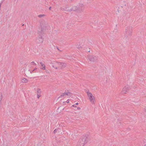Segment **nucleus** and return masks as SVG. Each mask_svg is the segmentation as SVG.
<instances>
[{"label":"nucleus","instance_id":"obj_18","mask_svg":"<svg viewBox=\"0 0 146 146\" xmlns=\"http://www.w3.org/2000/svg\"><path fill=\"white\" fill-rule=\"evenodd\" d=\"M145 110V111L146 112V109Z\"/></svg>","mask_w":146,"mask_h":146},{"label":"nucleus","instance_id":"obj_10","mask_svg":"<svg viewBox=\"0 0 146 146\" xmlns=\"http://www.w3.org/2000/svg\"><path fill=\"white\" fill-rule=\"evenodd\" d=\"M2 98V94L0 93V102H1V100Z\"/></svg>","mask_w":146,"mask_h":146},{"label":"nucleus","instance_id":"obj_16","mask_svg":"<svg viewBox=\"0 0 146 146\" xmlns=\"http://www.w3.org/2000/svg\"><path fill=\"white\" fill-rule=\"evenodd\" d=\"M77 109L78 110H80V107H78Z\"/></svg>","mask_w":146,"mask_h":146},{"label":"nucleus","instance_id":"obj_13","mask_svg":"<svg viewBox=\"0 0 146 146\" xmlns=\"http://www.w3.org/2000/svg\"><path fill=\"white\" fill-rule=\"evenodd\" d=\"M35 90L37 91H38L40 90V89H39V88H38V89H37V90Z\"/></svg>","mask_w":146,"mask_h":146},{"label":"nucleus","instance_id":"obj_11","mask_svg":"<svg viewBox=\"0 0 146 146\" xmlns=\"http://www.w3.org/2000/svg\"><path fill=\"white\" fill-rule=\"evenodd\" d=\"M45 15H39L38 16V17H44L45 16Z\"/></svg>","mask_w":146,"mask_h":146},{"label":"nucleus","instance_id":"obj_1","mask_svg":"<svg viewBox=\"0 0 146 146\" xmlns=\"http://www.w3.org/2000/svg\"><path fill=\"white\" fill-rule=\"evenodd\" d=\"M64 63L54 62L53 63V67L56 69H61L66 66Z\"/></svg>","mask_w":146,"mask_h":146},{"label":"nucleus","instance_id":"obj_4","mask_svg":"<svg viewBox=\"0 0 146 146\" xmlns=\"http://www.w3.org/2000/svg\"><path fill=\"white\" fill-rule=\"evenodd\" d=\"M71 94L70 92H65L64 93H62V95L60 96L58 98H62L63 97H69L71 96Z\"/></svg>","mask_w":146,"mask_h":146},{"label":"nucleus","instance_id":"obj_3","mask_svg":"<svg viewBox=\"0 0 146 146\" xmlns=\"http://www.w3.org/2000/svg\"><path fill=\"white\" fill-rule=\"evenodd\" d=\"M87 143L86 139L83 138L79 140L77 143L78 146H83Z\"/></svg>","mask_w":146,"mask_h":146},{"label":"nucleus","instance_id":"obj_17","mask_svg":"<svg viewBox=\"0 0 146 146\" xmlns=\"http://www.w3.org/2000/svg\"><path fill=\"white\" fill-rule=\"evenodd\" d=\"M36 68H35L34 69V70H33V71H34V70H36Z\"/></svg>","mask_w":146,"mask_h":146},{"label":"nucleus","instance_id":"obj_9","mask_svg":"<svg viewBox=\"0 0 146 146\" xmlns=\"http://www.w3.org/2000/svg\"><path fill=\"white\" fill-rule=\"evenodd\" d=\"M58 129H55L54 130V131H53V133L54 134H55L57 132V131H58Z\"/></svg>","mask_w":146,"mask_h":146},{"label":"nucleus","instance_id":"obj_15","mask_svg":"<svg viewBox=\"0 0 146 146\" xmlns=\"http://www.w3.org/2000/svg\"><path fill=\"white\" fill-rule=\"evenodd\" d=\"M78 103H76V104H75V105H78Z\"/></svg>","mask_w":146,"mask_h":146},{"label":"nucleus","instance_id":"obj_6","mask_svg":"<svg viewBox=\"0 0 146 146\" xmlns=\"http://www.w3.org/2000/svg\"><path fill=\"white\" fill-rule=\"evenodd\" d=\"M21 82L23 83H27L28 82V80L26 78H23L21 80Z\"/></svg>","mask_w":146,"mask_h":146},{"label":"nucleus","instance_id":"obj_8","mask_svg":"<svg viewBox=\"0 0 146 146\" xmlns=\"http://www.w3.org/2000/svg\"><path fill=\"white\" fill-rule=\"evenodd\" d=\"M31 65H36V63L35 62H31Z\"/></svg>","mask_w":146,"mask_h":146},{"label":"nucleus","instance_id":"obj_5","mask_svg":"<svg viewBox=\"0 0 146 146\" xmlns=\"http://www.w3.org/2000/svg\"><path fill=\"white\" fill-rule=\"evenodd\" d=\"M41 64V69L42 70H45V65L42 63H40Z\"/></svg>","mask_w":146,"mask_h":146},{"label":"nucleus","instance_id":"obj_2","mask_svg":"<svg viewBox=\"0 0 146 146\" xmlns=\"http://www.w3.org/2000/svg\"><path fill=\"white\" fill-rule=\"evenodd\" d=\"M87 94L90 102L92 104H94L96 100L94 96L90 92H87Z\"/></svg>","mask_w":146,"mask_h":146},{"label":"nucleus","instance_id":"obj_12","mask_svg":"<svg viewBox=\"0 0 146 146\" xmlns=\"http://www.w3.org/2000/svg\"><path fill=\"white\" fill-rule=\"evenodd\" d=\"M66 103H68L69 102V99H68L66 102Z\"/></svg>","mask_w":146,"mask_h":146},{"label":"nucleus","instance_id":"obj_14","mask_svg":"<svg viewBox=\"0 0 146 146\" xmlns=\"http://www.w3.org/2000/svg\"><path fill=\"white\" fill-rule=\"evenodd\" d=\"M76 105L74 104V105H73V106H73V107H76Z\"/></svg>","mask_w":146,"mask_h":146},{"label":"nucleus","instance_id":"obj_7","mask_svg":"<svg viewBox=\"0 0 146 146\" xmlns=\"http://www.w3.org/2000/svg\"><path fill=\"white\" fill-rule=\"evenodd\" d=\"M41 96V94L40 92H38L37 94V96L38 98H39Z\"/></svg>","mask_w":146,"mask_h":146}]
</instances>
